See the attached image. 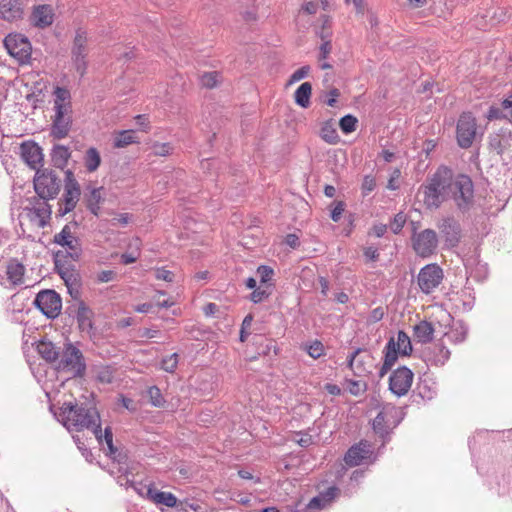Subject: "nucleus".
Segmentation results:
<instances>
[{
    "instance_id": "09e8293b",
    "label": "nucleus",
    "mask_w": 512,
    "mask_h": 512,
    "mask_svg": "<svg viewBox=\"0 0 512 512\" xmlns=\"http://www.w3.org/2000/svg\"><path fill=\"white\" fill-rule=\"evenodd\" d=\"M406 222V216L403 213H398L394 216L390 223V228L394 234H398Z\"/></svg>"
},
{
    "instance_id": "f257e3e1",
    "label": "nucleus",
    "mask_w": 512,
    "mask_h": 512,
    "mask_svg": "<svg viewBox=\"0 0 512 512\" xmlns=\"http://www.w3.org/2000/svg\"><path fill=\"white\" fill-rule=\"evenodd\" d=\"M423 202L427 208H439L451 200L456 209L465 214L475 205L474 183L466 174L455 175L452 169L440 166L427 185H422Z\"/></svg>"
},
{
    "instance_id": "aec40b11",
    "label": "nucleus",
    "mask_w": 512,
    "mask_h": 512,
    "mask_svg": "<svg viewBox=\"0 0 512 512\" xmlns=\"http://www.w3.org/2000/svg\"><path fill=\"white\" fill-rule=\"evenodd\" d=\"M23 16L22 0H0V17L6 21H15Z\"/></svg>"
},
{
    "instance_id": "ea45409f",
    "label": "nucleus",
    "mask_w": 512,
    "mask_h": 512,
    "mask_svg": "<svg viewBox=\"0 0 512 512\" xmlns=\"http://www.w3.org/2000/svg\"><path fill=\"white\" fill-rule=\"evenodd\" d=\"M320 136L325 142L329 144H336L339 141V135L336 129L330 124H325L321 128Z\"/></svg>"
},
{
    "instance_id": "0e129e2a",
    "label": "nucleus",
    "mask_w": 512,
    "mask_h": 512,
    "mask_svg": "<svg viewBox=\"0 0 512 512\" xmlns=\"http://www.w3.org/2000/svg\"><path fill=\"white\" fill-rule=\"evenodd\" d=\"M299 438L296 440V442L301 447H308L313 443L312 436L309 434H298Z\"/></svg>"
},
{
    "instance_id": "e433bc0d",
    "label": "nucleus",
    "mask_w": 512,
    "mask_h": 512,
    "mask_svg": "<svg viewBox=\"0 0 512 512\" xmlns=\"http://www.w3.org/2000/svg\"><path fill=\"white\" fill-rule=\"evenodd\" d=\"M467 333L468 328L463 323H459L449 333H446V336L453 343H461L466 339Z\"/></svg>"
},
{
    "instance_id": "393cba45",
    "label": "nucleus",
    "mask_w": 512,
    "mask_h": 512,
    "mask_svg": "<svg viewBox=\"0 0 512 512\" xmlns=\"http://www.w3.org/2000/svg\"><path fill=\"white\" fill-rule=\"evenodd\" d=\"M29 211L33 214V218L38 220V226L41 228L47 225L52 213L47 200L42 199L36 200L35 205Z\"/></svg>"
},
{
    "instance_id": "1a4fd4ad",
    "label": "nucleus",
    "mask_w": 512,
    "mask_h": 512,
    "mask_svg": "<svg viewBox=\"0 0 512 512\" xmlns=\"http://www.w3.org/2000/svg\"><path fill=\"white\" fill-rule=\"evenodd\" d=\"M476 132L477 124L475 117L470 112L462 113L456 127L458 145L464 149L471 147L476 137Z\"/></svg>"
},
{
    "instance_id": "20e7f679",
    "label": "nucleus",
    "mask_w": 512,
    "mask_h": 512,
    "mask_svg": "<svg viewBox=\"0 0 512 512\" xmlns=\"http://www.w3.org/2000/svg\"><path fill=\"white\" fill-rule=\"evenodd\" d=\"M107 445V455L112 459L109 473L116 480L119 486L128 488V457L118 452L113 444V433L110 427H106L102 434V443Z\"/></svg>"
},
{
    "instance_id": "f03ea898",
    "label": "nucleus",
    "mask_w": 512,
    "mask_h": 512,
    "mask_svg": "<svg viewBox=\"0 0 512 512\" xmlns=\"http://www.w3.org/2000/svg\"><path fill=\"white\" fill-rule=\"evenodd\" d=\"M57 418L69 431L91 429L97 441L102 443L100 415L92 404L65 402Z\"/></svg>"
},
{
    "instance_id": "72a5a7b5",
    "label": "nucleus",
    "mask_w": 512,
    "mask_h": 512,
    "mask_svg": "<svg viewBox=\"0 0 512 512\" xmlns=\"http://www.w3.org/2000/svg\"><path fill=\"white\" fill-rule=\"evenodd\" d=\"M101 163L99 151L95 147H90L84 156V164L88 172H94Z\"/></svg>"
},
{
    "instance_id": "49530a36",
    "label": "nucleus",
    "mask_w": 512,
    "mask_h": 512,
    "mask_svg": "<svg viewBox=\"0 0 512 512\" xmlns=\"http://www.w3.org/2000/svg\"><path fill=\"white\" fill-rule=\"evenodd\" d=\"M172 147L169 143H154L151 146V153L156 156H166L171 153Z\"/></svg>"
},
{
    "instance_id": "e2e57ef3",
    "label": "nucleus",
    "mask_w": 512,
    "mask_h": 512,
    "mask_svg": "<svg viewBox=\"0 0 512 512\" xmlns=\"http://www.w3.org/2000/svg\"><path fill=\"white\" fill-rule=\"evenodd\" d=\"M348 383H349V386H348L349 391L353 395H358L362 391V386H365L360 381L349 380Z\"/></svg>"
},
{
    "instance_id": "6e6d98bb",
    "label": "nucleus",
    "mask_w": 512,
    "mask_h": 512,
    "mask_svg": "<svg viewBox=\"0 0 512 512\" xmlns=\"http://www.w3.org/2000/svg\"><path fill=\"white\" fill-rule=\"evenodd\" d=\"M155 278L166 282H173L174 274L171 271L161 267L155 270Z\"/></svg>"
},
{
    "instance_id": "6e6552de",
    "label": "nucleus",
    "mask_w": 512,
    "mask_h": 512,
    "mask_svg": "<svg viewBox=\"0 0 512 512\" xmlns=\"http://www.w3.org/2000/svg\"><path fill=\"white\" fill-rule=\"evenodd\" d=\"M34 305L49 319L59 316L62 307L60 295L51 289L40 291L35 299Z\"/></svg>"
},
{
    "instance_id": "c03bdc74",
    "label": "nucleus",
    "mask_w": 512,
    "mask_h": 512,
    "mask_svg": "<svg viewBox=\"0 0 512 512\" xmlns=\"http://www.w3.org/2000/svg\"><path fill=\"white\" fill-rule=\"evenodd\" d=\"M148 395L150 398V402L155 407H163L165 404V400L161 394V391L158 387L152 386L148 390Z\"/></svg>"
},
{
    "instance_id": "052dcab7",
    "label": "nucleus",
    "mask_w": 512,
    "mask_h": 512,
    "mask_svg": "<svg viewBox=\"0 0 512 512\" xmlns=\"http://www.w3.org/2000/svg\"><path fill=\"white\" fill-rule=\"evenodd\" d=\"M331 42L325 40L320 46L319 60L326 59L331 52Z\"/></svg>"
},
{
    "instance_id": "7c9ffc66",
    "label": "nucleus",
    "mask_w": 512,
    "mask_h": 512,
    "mask_svg": "<svg viewBox=\"0 0 512 512\" xmlns=\"http://www.w3.org/2000/svg\"><path fill=\"white\" fill-rule=\"evenodd\" d=\"M76 318L81 331L89 333L92 330L91 311L83 303L78 307Z\"/></svg>"
},
{
    "instance_id": "338daca9",
    "label": "nucleus",
    "mask_w": 512,
    "mask_h": 512,
    "mask_svg": "<svg viewBox=\"0 0 512 512\" xmlns=\"http://www.w3.org/2000/svg\"><path fill=\"white\" fill-rule=\"evenodd\" d=\"M285 243L291 248H297L299 246V238L296 234H288L285 237Z\"/></svg>"
},
{
    "instance_id": "bb28decb",
    "label": "nucleus",
    "mask_w": 512,
    "mask_h": 512,
    "mask_svg": "<svg viewBox=\"0 0 512 512\" xmlns=\"http://www.w3.org/2000/svg\"><path fill=\"white\" fill-rule=\"evenodd\" d=\"M435 328L431 322L423 320L414 326V337L417 342L426 344L433 340Z\"/></svg>"
},
{
    "instance_id": "f3484780",
    "label": "nucleus",
    "mask_w": 512,
    "mask_h": 512,
    "mask_svg": "<svg viewBox=\"0 0 512 512\" xmlns=\"http://www.w3.org/2000/svg\"><path fill=\"white\" fill-rule=\"evenodd\" d=\"M397 414V410L393 406L384 407L373 420V430L382 438L386 437L390 429L397 425L392 418Z\"/></svg>"
},
{
    "instance_id": "9b49d317",
    "label": "nucleus",
    "mask_w": 512,
    "mask_h": 512,
    "mask_svg": "<svg viewBox=\"0 0 512 512\" xmlns=\"http://www.w3.org/2000/svg\"><path fill=\"white\" fill-rule=\"evenodd\" d=\"M348 367L357 377H364L370 374L375 366V358L364 349L357 348L347 358Z\"/></svg>"
},
{
    "instance_id": "8fccbe9b",
    "label": "nucleus",
    "mask_w": 512,
    "mask_h": 512,
    "mask_svg": "<svg viewBox=\"0 0 512 512\" xmlns=\"http://www.w3.org/2000/svg\"><path fill=\"white\" fill-rule=\"evenodd\" d=\"M307 353L314 359L321 357L324 353V346L320 341H314L307 347Z\"/></svg>"
},
{
    "instance_id": "c85d7f7f",
    "label": "nucleus",
    "mask_w": 512,
    "mask_h": 512,
    "mask_svg": "<svg viewBox=\"0 0 512 512\" xmlns=\"http://www.w3.org/2000/svg\"><path fill=\"white\" fill-rule=\"evenodd\" d=\"M71 156L69 148L64 145H55L51 152V161L56 168L63 169Z\"/></svg>"
},
{
    "instance_id": "3c124183",
    "label": "nucleus",
    "mask_w": 512,
    "mask_h": 512,
    "mask_svg": "<svg viewBox=\"0 0 512 512\" xmlns=\"http://www.w3.org/2000/svg\"><path fill=\"white\" fill-rule=\"evenodd\" d=\"M438 355L435 356L434 363L436 365H444V363L449 359L450 357V351L448 348H446L443 345H439L437 347Z\"/></svg>"
},
{
    "instance_id": "39448f33",
    "label": "nucleus",
    "mask_w": 512,
    "mask_h": 512,
    "mask_svg": "<svg viewBox=\"0 0 512 512\" xmlns=\"http://www.w3.org/2000/svg\"><path fill=\"white\" fill-rule=\"evenodd\" d=\"M55 370L69 374L73 378L83 377L86 362L83 353L72 343H65L60 350V357L54 364Z\"/></svg>"
},
{
    "instance_id": "c9c22d12",
    "label": "nucleus",
    "mask_w": 512,
    "mask_h": 512,
    "mask_svg": "<svg viewBox=\"0 0 512 512\" xmlns=\"http://www.w3.org/2000/svg\"><path fill=\"white\" fill-rule=\"evenodd\" d=\"M384 362L387 366H392L395 364V362L398 359V352L396 349L395 339L390 338L387 342L385 349H384Z\"/></svg>"
},
{
    "instance_id": "37998d69",
    "label": "nucleus",
    "mask_w": 512,
    "mask_h": 512,
    "mask_svg": "<svg viewBox=\"0 0 512 512\" xmlns=\"http://www.w3.org/2000/svg\"><path fill=\"white\" fill-rule=\"evenodd\" d=\"M178 365V354L173 353L164 357L161 361V368L169 373H173Z\"/></svg>"
},
{
    "instance_id": "680f3d73",
    "label": "nucleus",
    "mask_w": 512,
    "mask_h": 512,
    "mask_svg": "<svg viewBox=\"0 0 512 512\" xmlns=\"http://www.w3.org/2000/svg\"><path fill=\"white\" fill-rule=\"evenodd\" d=\"M158 334V330H153L149 328H142L137 331V336L140 338H154Z\"/></svg>"
},
{
    "instance_id": "f8f14e48",
    "label": "nucleus",
    "mask_w": 512,
    "mask_h": 512,
    "mask_svg": "<svg viewBox=\"0 0 512 512\" xmlns=\"http://www.w3.org/2000/svg\"><path fill=\"white\" fill-rule=\"evenodd\" d=\"M412 246L418 256L423 258L429 257L438 246L436 232L432 229H425L420 233H414L412 236Z\"/></svg>"
},
{
    "instance_id": "79ce46f5",
    "label": "nucleus",
    "mask_w": 512,
    "mask_h": 512,
    "mask_svg": "<svg viewBox=\"0 0 512 512\" xmlns=\"http://www.w3.org/2000/svg\"><path fill=\"white\" fill-rule=\"evenodd\" d=\"M357 123L358 120L355 116L347 114L340 119L339 126L343 133L349 134L356 130Z\"/></svg>"
},
{
    "instance_id": "2f4dec72",
    "label": "nucleus",
    "mask_w": 512,
    "mask_h": 512,
    "mask_svg": "<svg viewBox=\"0 0 512 512\" xmlns=\"http://www.w3.org/2000/svg\"><path fill=\"white\" fill-rule=\"evenodd\" d=\"M149 501L167 507H174L177 504V498L172 493L158 491L157 489L154 490Z\"/></svg>"
},
{
    "instance_id": "4468645a",
    "label": "nucleus",
    "mask_w": 512,
    "mask_h": 512,
    "mask_svg": "<svg viewBox=\"0 0 512 512\" xmlns=\"http://www.w3.org/2000/svg\"><path fill=\"white\" fill-rule=\"evenodd\" d=\"M87 33L85 30L78 29L72 47V61L76 71L83 76L86 72L87 62Z\"/></svg>"
},
{
    "instance_id": "cd10ccee",
    "label": "nucleus",
    "mask_w": 512,
    "mask_h": 512,
    "mask_svg": "<svg viewBox=\"0 0 512 512\" xmlns=\"http://www.w3.org/2000/svg\"><path fill=\"white\" fill-rule=\"evenodd\" d=\"M24 272V265L21 262H19L16 258H12L8 261L6 274L8 280L13 285H20L23 283Z\"/></svg>"
},
{
    "instance_id": "13d9d810",
    "label": "nucleus",
    "mask_w": 512,
    "mask_h": 512,
    "mask_svg": "<svg viewBox=\"0 0 512 512\" xmlns=\"http://www.w3.org/2000/svg\"><path fill=\"white\" fill-rule=\"evenodd\" d=\"M345 209V205L342 201L336 203L335 207L331 211V219L334 222H338L341 218V215Z\"/></svg>"
},
{
    "instance_id": "6ab92c4d",
    "label": "nucleus",
    "mask_w": 512,
    "mask_h": 512,
    "mask_svg": "<svg viewBox=\"0 0 512 512\" xmlns=\"http://www.w3.org/2000/svg\"><path fill=\"white\" fill-rule=\"evenodd\" d=\"M54 21L53 9L50 5H38L33 8L30 16V22L37 28H46L52 25Z\"/></svg>"
},
{
    "instance_id": "4be33fe9",
    "label": "nucleus",
    "mask_w": 512,
    "mask_h": 512,
    "mask_svg": "<svg viewBox=\"0 0 512 512\" xmlns=\"http://www.w3.org/2000/svg\"><path fill=\"white\" fill-rule=\"evenodd\" d=\"M450 246H456L460 239V225L453 218H445L438 226Z\"/></svg>"
},
{
    "instance_id": "9d476101",
    "label": "nucleus",
    "mask_w": 512,
    "mask_h": 512,
    "mask_svg": "<svg viewBox=\"0 0 512 512\" xmlns=\"http://www.w3.org/2000/svg\"><path fill=\"white\" fill-rule=\"evenodd\" d=\"M443 277V270L439 265L435 263L427 264L420 269L417 283L423 293L430 294L441 284Z\"/></svg>"
},
{
    "instance_id": "4c0bfd02",
    "label": "nucleus",
    "mask_w": 512,
    "mask_h": 512,
    "mask_svg": "<svg viewBox=\"0 0 512 512\" xmlns=\"http://www.w3.org/2000/svg\"><path fill=\"white\" fill-rule=\"evenodd\" d=\"M54 108L60 106H71L70 91L65 87L57 86L54 90Z\"/></svg>"
},
{
    "instance_id": "412c9836",
    "label": "nucleus",
    "mask_w": 512,
    "mask_h": 512,
    "mask_svg": "<svg viewBox=\"0 0 512 512\" xmlns=\"http://www.w3.org/2000/svg\"><path fill=\"white\" fill-rule=\"evenodd\" d=\"M511 141L512 131L506 128H501L498 132L490 136L489 145L497 152V154L501 155L511 147Z\"/></svg>"
},
{
    "instance_id": "603ef678",
    "label": "nucleus",
    "mask_w": 512,
    "mask_h": 512,
    "mask_svg": "<svg viewBox=\"0 0 512 512\" xmlns=\"http://www.w3.org/2000/svg\"><path fill=\"white\" fill-rule=\"evenodd\" d=\"M309 72H310V66H308V65L302 66L301 68L297 69L296 71H294L292 73V75L290 76V79H289V83L298 82V81L306 78L308 76Z\"/></svg>"
},
{
    "instance_id": "473e14b6",
    "label": "nucleus",
    "mask_w": 512,
    "mask_h": 512,
    "mask_svg": "<svg viewBox=\"0 0 512 512\" xmlns=\"http://www.w3.org/2000/svg\"><path fill=\"white\" fill-rule=\"evenodd\" d=\"M135 129L130 128V144L137 143L138 139L134 136L137 131L147 132L150 129L149 117L145 114L137 115L134 117Z\"/></svg>"
},
{
    "instance_id": "c756f323",
    "label": "nucleus",
    "mask_w": 512,
    "mask_h": 512,
    "mask_svg": "<svg viewBox=\"0 0 512 512\" xmlns=\"http://www.w3.org/2000/svg\"><path fill=\"white\" fill-rule=\"evenodd\" d=\"M312 93V85L309 82L302 83L295 91L294 98L297 105L302 108H308L310 105V97Z\"/></svg>"
},
{
    "instance_id": "69168bd1",
    "label": "nucleus",
    "mask_w": 512,
    "mask_h": 512,
    "mask_svg": "<svg viewBox=\"0 0 512 512\" xmlns=\"http://www.w3.org/2000/svg\"><path fill=\"white\" fill-rule=\"evenodd\" d=\"M364 256L370 261H376L379 258V252L374 247H367L364 250Z\"/></svg>"
},
{
    "instance_id": "f704fd0d",
    "label": "nucleus",
    "mask_w": 512,
    "mask_h": 512,
    "mask_svg": "<svg viewBox=\"0 0 512 512\" xmlns=\"http://www.w3.org/2000/svg\"><path fill=\"white\" fill-rule=\"evenodd\" d=\"M397 352L403 356L410 355L412 345L409 336L404 331H399L395 341Z\"/></svg>"
},
{
    "instance_id": "dca6fc26",
    "label": "nucleus",
    "mask_w": 512,
    "mask_h": 512,
    "mask_svg": "<svg viewBox=\"0 0 512 512\" xmlns=\"http://www.w3.org/2000/svg\"><path fill=\"white\" fill-rule=\"evenodd\" d=\"M21 159L33 170H40L44 162L42 148L35 141H24L20 145Z\"/></svg>"
},
{
    "instance_id": "864d4df0",
    "label": "nucleus",
    "mask_w": 512,
    "mask_h": 512,
    "mask_svg": "<svg viewBox=\"0 0 512 512\" xmlns=\"http://www.w3.org/2000/svg\"><path fill=\"white\" fill-rule=\"evenodd\" d=\"M376 187V181H375V178L370 176V175H366L363 179V182H362V191H363V194L364 195H368L369 193H371Z\"/></svg>"
},
{
    "instance_id": "de8ad7c7",
    "label": "nucleus",
    "mask_w": 512,
    "mask_h": 512,
    "mask_svg": "<svg viewBox=\"0 0 512 512\" xmlns=\"http://www.w3.org/2000/svg\"><path fill=\"white\" fill-rule=\"evenodd\" d=\"M257 274H258V276L260 278V282L262 284H266V283H268L272 279L274 271L269 266L261 265L257 269Z\"/></svg>"
},
{
    "instance_id": "0eeeda50",
    "label": "nucleus",
    "mask_w": 512,
    "mask_h": 512,
    "mask_svg": "<svg viewBox=\"0 0 512 512\" xmlns=\"http://www.w3.org/2000/svg\"><path fill=\"white\" fill-rule=\"evenodd\" d=\"M34 190L42 200L53 199L59 193L60 180L52 170H37L34 177Z\"/></svg>"
},
{
    "instance_id": "a19ab883",
    "label": "nucleus",
    "mask_w": 512,
    "mask_h": 512,
    "mask_svg": "<svg viewBox=\"0 0 512 512\" xmlns=\"http://www.w3.org/2000/svg\"><path fill=\"white\" fill-rule=\"evenodd\" d=\"M101 201V189L93 188L87 199V207L94 214H98L99 203Z\"/></svg>"
},
{
    "instance_id": "a878e982",
    "label": "nucleus",
    "mask_w": 512,
    "mask_h": 512,
    "mask_svg": "<svg viewBox=\"0 0 512 512\" xmlns=\"http://www.w3.org/2000/svg\"><path fill=\"white\" fill-rule=\"evenodd\" d=\"M339 489L337 487H329L323 493L313 497L308 503L309 509H322L329 505L338 495Z\"/></svg>"
},
{
    "instance_id": "b1692460",
    "label": "nucleus",
    "mask_w": 512,
    "mask_h": 512,
    "mask_svg": "<svg viewBox=\"0 0 512 512\" xmlns=\"http://www.w3.org/2000/svg\"><path fill=\"white\" fill-rule=\"evenodd\" d=\"M368 445L360 442L352 446L345 455V462L349 466H358L369 454Z\"/></svg>"
},
{
    "instance_id": "774afa93",
    "label": "nucleus",
    "mask_w": 512,
    "mask_h": 512,
    "mask_svg": "<svg viewBox=\"0 0 512 512\" xmlns=\"http://www.w3.org/2000/svg\"><path fill=\"white\" fill-rule=\"evenodd\" d=\"M329 98L327 100V105L333 107L336 103V98L340 95V92L337 88H333L329 91Z\"/></svg>"
},
{
    "instance_id": "5701e85b",
    "label": "nucleus",
    "mask_w": 512,
    "mask_h": 512,
    "mask_svg": "<svg viewBox=\"0 0 512 512\" xmlns=\"http://www.w3.org/2000/svg\"><path fill=\"white\" fill-rule=\"evenodd\" d=\"M62 347L56 346L53 342L48 340H40L36 345L38 354L48 363L55 364L56 360L60 357V350Z\"/></svg>"
},
{
    "instance_id": "ddd939ff",
    "label": "nucleus",
    "mask_w": 512,
    "mask_h": 512,
    "mask_svg": "<svg viewBox=\"0 0 512 512\" xmlns=\"http://www.w3.org/2000/svg\"><path fill=\"white\" fill-rule=\"evenodd\" d=\"M413 377L414 374L408 367H399L390 375V391L398 397L406 395L411 388Z\"/></svg>"
},
{
    "instance_id": "4d7b16f0",
    "label": "nucleus",
    "mask_w": 512,
    "mask_h": 512,
    "mask_svg": "<svg viewBox=\"0 0 512 512\" xmlns=\"http://www.w3.org/2000/svg\"><path fill=\"white\" fill-rule=\"evenodd\" d=\"M114 147L124 148L128 146V130H122L114 139Z\"/></svg>"
},
{
    "instance_id": "2eb2a0df",
    "label": "nucleus",
    "mask_w": 512,
    "mask_h": 512,
    "mask_svg": "<svg viewBox=\"0 0 512 512\" xmlns=\"http://www.w3.org/2000/svg\"><path fill=\"white\" fill-rule=\"evenodd\" d=\"M55 115L53 117L51 135L55 139H63L65 138L72 124L71 119V106H58L54 108Z\"/></svg>"
},
{
    "instance_id": "bf43d9fd",
    "label": "nucleus",
    "mask_w": 512,
    "mask_h": 512,
    "mask_svg": "<svg viewBox=\"0 0 512 512\" xmlns=\"http://www.w3.org/2000/svg\"><path fill=\"white\" fill-rule=\"evenodd\" d=\"M116 277V273L113 270H103L97 275V280L99 282H110L113 281Z\"/></svg>"
},
{
    "instance_id": "5fc2aeb1",
    "label": "nucleus",
    "mask_w": 512,
    "mask_h": 512,
    "mask_svg": "<svg viewBox=\"0 0 512 512\" xmlns=\"http://www.w3.org/2000/svg\"><path fill=\"white\" fill-rule=\"evenodd\" d=\"M270 293L265 289L256 288L250 295V299L253 303H260L269 297Z\"/></svg>"
},
{
    "instance_id": "a18cd8bd",
    "label": "nucleus",
    "mask_w": 512,
    "mask_h": 512,
    "mask_svg": "<svg viewBox=\"0 0 512 512\" xmlns=\"http://www.w3.org/2000/svg\"><path fill=\"white\" fill-rule=\"evenodd\" d=\"M217 72H207L200 77V83L203 87L213 88L217 84Z\"/></svg>"
},
{
    "instance_id": "7ed1b4c3",
    "label": "nucleus",
    "mask_w": 512,
    "mask_h": 512,
    "mask_svg": "<svg viewBox=\"0 0 512 512\" xmlns=\"http://www.w3.org/2000/svg\"><path fill=\"white\" fill-rule=\"evenodd\" d=\"M76 221L66 224L59 233L53 237V242L65 248V251L54 253V264L62 278L69 271L68 259L78 261L82 255V244L80 239L72 232L73 227H77Z\"/></svg>"
},
{
    "instance_id": "423d86ee",
    "label": "nucleus",
    "mask_w": 512,
    "mask_h": 512,
    "mask_svg": "<svg viewBox=\"0 0 512 512\" xmlns=\"http://www.w3.org/2000/svg\"><path fill=\"white\" fill-rule=\"evenodd\" d=\"M3 42L8 54L20 65H25L30 62L32 45L25 35L21 33H9L4 38Z\"/></svg>"
},
{
    "instance_id": "a211bd4d",
    "label": "nucleus",
    "mask_w": 512,
    "mask_h": 512,
    "mask_svg": "<svg viewBox=\"0 0 512 512\" xmlns=\"http://www.w3.org/2000/svg\"><path fill=\"white\" fill-rule=\"evenodd\" d=\"M65 188L61 201L64 202L68 206L76 207L79 198H80V186L72 171L67 170L65 173Z\"/></svg>"
},
{
    "instance_id": "58836bf2",
    "label": "nucleus",
    "mask_w": 512,
    "mask_h": 512,
    "mask_svg": "<svg viewBox=\"0 0 512 512\" xmlns=\"http://www.w3.org/2000/svg\"><path fill=\"white\" fill-rule=\"evenodd\" d=\"M130 487H132L133 490L139 496L143 497L144 499H148V500H150V498L155 490V487L150 482L147 484H143V483H132L130 481Z\"/></svg>"
}]
</instances>
